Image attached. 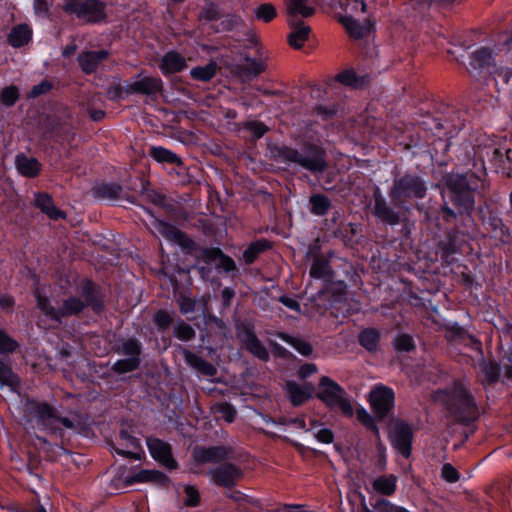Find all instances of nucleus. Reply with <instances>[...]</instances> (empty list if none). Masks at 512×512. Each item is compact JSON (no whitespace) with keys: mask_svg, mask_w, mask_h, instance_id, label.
<instances>
[{"mask_svg":"<svg viewBox=\"0 0 512 512\" xmlns=\"http://www.w3.org/2000/svg\"><path fill=\"white\" fill-rule=\"evenodd\" d=\"M443 182L457 211L444 202L439 207L428 208L424 212V220L438 230H442L443 226H450L445 228L437 244L441 258L450 264L457 260L456 255L464 253L467 231L460 228L459 223L465 227L472 223L471 213L474 211L475 195L482 186V180L474 172H451L444 175Z\"/></svg>","mask_w":512,"mask_h":512,"instance_id":"nucleus-1","label":"nucleus"},{"mask_svg":"<svg viewBox=\"0 0 512 512\" xmlns=\"http://www.w3.org/2000/svg\"><path fill=\"white\" fill-rule=\"evenodd\" d=\"M24 417L27 423L33 424L39 431L45 432L55 441L56 448L63 454H69V450L65 447L68 435L65 429L74 430V422L65 416H61L59 411L46 401H38L28 398L24 405Z\"/></svg>","mask_w":512,"mask_h":512,"instance_id":"nucleus-2","label":"nucleus"},{"mask_svg":"<svg viewBox=\"0 0 512 512\" xmlns=\"http://www.w3.org/2000/svg\"><path fill=\"white\" fill-rule=\"evenodd\" d=\"M75 108L60 102H54L47 111L39 114L38 127L43 140L70 143L74 140L77 126Z\"/></svg>","mask_w":512,"mask_h":512,"instance_id":"nucleus-3","label":"nucleus"},{"mask_svg":"<svg viewBox=\"0 0 512 512\" xmlns=\"http://www.w3.org/2000/svg\"><path fill=\"white\" fill-rule=\"evenodd\" d=\"M271 153L278 163H295L312 173H322L327 169L326 150L317 143L305 141L301 152L286 145H276Z\"/></svg>","mask_w":512,"mask_h":512,"instance_id":"nucleus-4","label":"nucleus"},{"mask_svg":"<svg viewBox=\"0 0 512 512\" xmlns=\"http://www.w3.org/2000/svg\"><path fill=\"white\" fill-rule=\"evenodd\" d=\"M445 407L450 418L463 426H469L479 418L474 396L460 381H455L446 392Z\"/></svg>","mask_w":512,"mask_h":512,"instance_id":"nucleus-5","label":"nucleus"},{"mask_svg":"<svg viewBox=\"0 0 512 512\" xmlns=\"http://www.w3.org/2000/svg\"><path fill=\"white\" fill-rule=\"evenodd\" d=\"M427 193V181L417 173L406 172L393 179L388 195L397 207L408 209L407 203L412 200H422Z\"/></svg>","mask_w":512,"mask_h":512,"instance_id":"nucleus-6","label":"nucleus"},{"mask_svg":"<svg viewBox=\"0 0 512 512\" xmlns=\"http://www.w3.org/2000/svg\"><path fill=\"white\" fill-rule=\"evenodd\" d=\"M316 397L329 409L338 407L345 417H352L354 414L349 396L346 390L335 380L328 376H322L318 383Z\"/></svg>","mask_w":512,"mask_h":512,"instance_id":"nucleus-7","label":"nucleus"},{"mask_svg":"<svg viewBox=\"0 0 512 512\" xmlns=\"http://www.w3.org/2000/svg\"><path fill=\"white\" fill-rule=\"evenodd\" d=\"M107 445L112 453L125 458L141 461L146 457L141 440L136 437L132 426L122 425L115 440L107 441Z\"/></svg>","mask_w":512,"mask_h":512,"instance_id":"nucleus-8","label":"nucleus"},{"mask_svg":"<svg viewBox=\"0 0 512 512\" xmlns=\"http://www.w3.org/2000/svg\"><path fill=\"white\" fill-rule=\"evenodd\" d=\"M116 353L125 358L118 359L111 367L116 374H126L138 370L142 363L143 345L135 337L124 339L116 348Z\"/></svg>","mask_w":512,"mask_h":512,"instance_id":"nucleus-9","label":"nucleus"},{"mask_svg":"<svg viewBox=\"0 0 512 512\" xmlns=\"http://www.w3.org/2000/svg\"><path fill=\"white\" fill-rule=\"evenodd\" d=\"M197 260L203 264H213L218 275L228 276L238 272L234 259L219 247H199Z\"/></svg>","mask_w":512,"mask_h":512,"instance_id":"nucleus-10","label":"nucleus"},{"mask_svg":"<svg viewBox=\"0 0 512 512\" xmlns=\"http://www.w3.org/2000/svg\"><path fill=\"white\" fill-rule=\"evenodd\" d=\"M369 402L375 418L384 421L393 414L395 392L391 387L378 384L371 390Z\"/></svg>","mask_w":512,"mask_h":512,"instance_id":"nucleus-11","label":"nucleus"},{"mask_svg":"<svg viewBox=\"0 0 512 512\" xmlns=\"http://www.w3.org/2000/svg\"><path fill=\"white\" fill-rule=\"evenodd\" d=\"M80 298L85 307L90 308L95 315H101L106 309V290L92 279L84 278L78 286Z\"/></svg>","mask_w":512,"mask_h":512,"instance_id":"nucleus-12","label":"nucleus"},{"mask_svg":"<svg viewBox=\"0 0 512 512\" xmlns=\"http://www.w3.org/2000/svg\"><path fill=\"white\" fill-rule=\"evenodd\" d=\"M388 438L393 449L402 457L408 459L412 454L414 432L409 423L397 420L390 428Z\"/></svg>","mask_w":512,"mask_h":512,"instance_id":"nucleus-13","label":"nucleus"},{"mask_svg":"<svg viewBox=\"0 0 512 512\" xmlns=\"http://www.w3.org/2000/svg\"><path fill=\"white\" fill-rule=\"evenodd\" d=\"M130 189L114 181H101L96 182L91 188V194L95 199L107 201L126 200L131 204H137V197L130 195L127 191Z\"/></svg>","mask_w":512,"mask_h":512,"instance_id":"nucleus-14","label":"nucleus"},{"mask_svg":"<svg viewBox=\"0 0 512 512\" xmlns=\"http://www.w3.org/2000/svg\"><path fill=\"white\" fill-rule=\"evenodd\" d=\"M373 216L382 224L387 226H396L401 224L402 216L391 204L387 201L379 187L373 191Z\"/></svg>","mask_w":512,"mask_h":512,"instance_id":"nucleus-15","label":"nucleus"},{"mask_svg":"<svg viewBox=\"0 0 512 512\" xmlns=\"http://www.w3.org/2000/svg\"><path fill=\"white\" fill-rule=\"evenodd\" d=\"M208 475L215 485L225 489H232L242 479L244 474L238 465L225 461L217 467L210 469Z\"/></svg>","mask_w":512,"mask_h":512,"instance_id":"nucleus-16","label":"nucleus"},{"mask_svg":"<svg viewBox=\"0 0 512 512\" xmlns=\"http://www.w3.org/2000/svg\"><path fill=\"white\" fill-rule=\"evenodd\" d=\"M146 445L150 456L167 470L172 471L178 468L179 465L173 456L170 443L160 438L149 436L146 439Z\"/></svg>","mask_w":512,"mask_h":512,"instance_id":"nucleus-17","label":"nucleus"},{"mask_svg":"<svg viewBox=\"0 0 512 512\" xmlns=\"http://www.w3.org/2000/svg\"><path fill=\"white\" fill-rule=\"evenodd\" d=\"M64 10L76 14L79 19L87 22H98L106 17L104 3L99 0H85L80 3H65Z\"/></svg>","mask_w":512,"mask_h":512,"instance_id":"nucleus-18","label":"nucleus"},{"mask_svg":"<svg viewBox=\"0 0 512 512\" xmlns=\"http://www.w3.org/2000/svg\"><path fill=\"white\" fill-rule=\"evenodd\" d=\"M144 210L154 218L155 228L165 239L178 244L186 250L194 248L195 242L185 232L165 220L158 219L150 208L144 207Z\"/></svg>","mask_w":512,"mask_h":512,"instance_id":"nucleus-19","label":"nucleus"},{"mask_svg":"<svg viewBox=\"0 0 512 512\" xmlns=\"http://www.w3.org/2000/svg\"><path fill=\"white\" fill-rule=\"evenodd\" d=\"M477 214L482 224L495 237L503 238L508 233V228L504 225L494 203L485 201L483 205L479 206Z\"/></svg>","mask_w":512,"mask_h":512,"instance_id":"nucleus-20","label":"nucleus"},{"mask_svg":"<svg viewBox=\"0 0 512 512\" xmlns=\"http://www.w3.org/2000/svg\"><path fill=\"white\" fill-rule=\"evenodd\" d=\"M231 449L224 445L209 447L197 446L192 452L193 459L198 464L221 463L228 459Z\"/></svg>","mask_w":512,"mask_h":512,"instance_id":"nucleus-21","label":"nucleus"},{"mask_svg":"<svg viewBox=\"0 0 512 512\" xmlns=\"http://www.w3.org/2000/svg\"><path fill=\"white\" fill-rule=\"evenodd\" d=\"M492 60L491 51L487 48H480L471 53L467 71L474 78L483 77L489 72Z\"/></svg>","mask_w":512,"mask_h":512,"instance_id":"nucleus-22","label":"nucleus"},{"mask_svg":"<svg viewBox=\"0 0 512 512\" xmlns=\"http://www.w3.org/2000/svg\"><path fill=\"white\" fill-rule=\"evenodd\" d=\"M34 206L53 221L66 219V213L59 209L47 192H36L34 194Z\"/></svg>","mask_w":512,"mask_h":512,"instance_id":"nucleus-23","label":"nucleus"},{"mask_svg":"<svg viewBox=\"0 0 512 512\" xmlns=\"http://www.w3.org/2000/svg\"><path fill=\"white\" fill-rule=\"evenodd\" d=\"M336 273L331 266L330 260L324 255L317 253L313 256V260L309 269V276L314 280H321L322 284L329 281Z\"/></svg>","mask_w":512,"mask_h":512,"instance_id":"nucleus-24","label":"nucleus"},{"mask_svg":"<svg viewBox=\"0 0 512 512\" xmlns=\"http://www.w3.org/2000/svg\"><path fill=\"white\" fill-rule=\"evenodd\" d=\"M480 380L484 386H492L499 381L501 365L495 359L486 360L484 356L479 360Z\"/></svg>","mask_w":512,"mask_h":512,"instance_id":"nucleus-25","label":"nucleus"},{"mask_svg":"<svg viewBox=\"0 0 512 512\" xmlns=\"http://www.w3.org/2000/svg\"><path fill=\"white\" fill-rule=\"evenodd\" d=\"M286 387L293 407H299L313 398L315 388L312 383H306L302 386L295 381H289Z\"/></svg>","mask_w":512,"mask_h":512,"instance_id":"nucleus-26","label":"nucleus"},{"mask_svg":"<svg viewBox=\"0 0 512 512\" xmlns=\"http://www.w3.org/2000/svg\"><path fill=\"white\" fill-rule=\"evenodd\" d=\"M168 481V476L158 470L141 469L137 473L125 476L123 488L134 485L135 483L154 482L164 484Z\"/></svg>","mask_w":512,"mask_h":512,"instance_id":"nucleus-27","label":"nucleus"},{"mask_svg":"<svg viewBox=\"0 0 512 512\" xmlns=\"http://www.w3.org/2000/svg\"><path fill=\"white\" fill-rule=\"evenodd\" d=\"M162 91V81L159 78L142 77L127 85L126 92L132 94L155 95Z\"/></svg>","mask_w":512,"mask_h":512,"instance_id":"nucleus-28","label":"nucleus"},{"mask_svg":"<svg viewBox=\"0 0 512 512\" xmlns=\"http://www.w3.org/2000/svg\"><path fill=\"white\" fill-rule=\"evenodd\" d=\"M109 56L108 51H85L79 54L78 63L83 72L91 74L95 72L99 65L105 61Z\"/></svg>","mask_w":512,"mask_h":512,"instance_id":"nucleus-29","label":"nucleus"},{"mask_svg":"<svg viewBox=\"0 0 512 512\" xmlns=\"http://www.w3.org/2000/svg\"><path fill=\"white\" fill-rule=\"evenodd\" d=\"M86 309L84 301L76 295L65 298L62 305L58 308V325L63 323L64 318L78 316Z\"/></svg>","mask_w":512,"mask_h":512,"instance_id":"nucleus-30","label":"nucleus"},{"mask_svg":"<svg viewBox=\"0 0 512 512\" xmlns=\"http://www.w3.org/2000/svg\"><path fill=\"white\" fill-rule=\"evenodd\" d=\"M15 165L18 172L27 178L37 177L42 169V165L35 157H28L24 153H19L15 158Z\"/></svg>","mask_w":512,"mask_h":512,"instance_id":"nucleus-31","label":"nucleus"},{"mask_svg":"<svg viewBox=\"0 0 512 512\" xmlns=\"http://www.w3.org/2000/svg\"><path fill=\"white\" fill-rule=\"evenodd\" d=\"M286 11L288 15V24L294 25L296 17L308 18L315 13L314 7L309 4V0H287Z\"/></svg>","mask_w":512,"mask_h":512,"instance_id":"nucleus-32","label":"nucleus"},{"mask_svg":"<svg viewBox=\"0 0 512 512\" xmlns=\"http://www.w3.org/2000/svg\"><path fill=\"white\" fill-rule=\"evenodd\" d=\"M150 156L160 164L185 168L181 157L163 146H152L150 148Z\"/></svg>","mask_w":512,"mask_h":512,"instance_id":"nucleus-33","label":"nucleus"},{"mask_svg":"<svg viewBox=\"0 0 512 512\" xmlns=\"http://www.w3.org/2000/svg\"><path fill=\"white\" fill-rule=\"evenodd\" d=\"M184 357L186 363L197 370L200 374L208 377H213L217 374L216 367L201 356H198L189 350H185Z\"/></svg>","mask_w":512,"mask_h":512,"instance_id":"nucleus-34","label":"nucleus"},{"mask_svg":"<svg viewBox=\"0 0 512 512\" xmlns=\"http://www.w3.org/2000/svg\"><path fill=\"white\" fill-rule=\"evenodd\" d=\"M347 284L344 280H336L332 276L322 284L321 292L330 294L334 302L343 303L347 300Z\"/></svg>","mask_w":512,"mask_h":512,"instance_id":"nucleus-35","label":"nucleus"},{"mask_svg":"<svg viewBox=\"0 0 512 512\" xmlns=\"http://www.w3.org/2000/svg\"><path fill=\"white\" fill-rule=\"evenodd\" d=\"M271 248L272 242L265 238L252 241L243 251V261L246 265H251L257 260L260 254L270 250Z\"/></svg>","mask_w":512,"mask_h":512,"instance_id":"nucleus-36","label":"nucleus"},{"mask_svg":"<svg viewBox=\"0 0 512 512\" xmlns=\"http://www.w3.org/2000/svg\"><path fill=\"white\" fill-rule=\"evenodd\" d=\"M160 68L164 74H173L186 68V60L179 53L170 51L161 60Z\"/></svg>","mask_w":512,"mask_h":512,"instance_id":"nucleus-37","label":"nucleus"},{"mask_svg":"<svg viewBox=\"0 0 512 512\" xmlns=\"http://www.w3.org/2000/svg\"><path fill=\"white\" fill-rule=\"evenodd\" d=\"M290 27L292 31L287 37L288 42L293 48L300 49L308 39L311 29L298 20H294V25H290Z\"/></svg>","mask_w":512,"mask_h":512,"instance_id":"nucleus-38","label":"nucleus"},{"mask_svg":"<svg viewBox=\"0 0 512 512\" xmlns=\"http://www.w3.org/2000/svg\"><path fill=\"white\" fill-rule=\"evenodd\" d=\"M21 379L12 370L10 364L0 359V387L7 386L12 392H18Z\"/></svg>","mask_w":512,"mask_h":512,"instance_id":"nucleus-39","label":"nucleus"},{"mask_svg":"<svg viewBox=\"0 0 512 512\" xmlns=\"http://www.w3.org/2000/svg\"><path fill=\"white\" fill-rule=\"evenodd\" d=\"M137 188H132L135 192H140L141 197L158 207L165 206V196L154 189L149 188V182L143 179L137 180Z\"/></svg>","mask_w":512,"mask_h":512,"instance_id":"nucleus-40","label":"nucleus"},{"mask_svg":"<svg viewBox=\"0 0 512 512\" xmlns=\"http://www.w3.org/2000/svg\"><path fill=\"white\" fill-rule=\"evenodd\" d=\"M381 335L376 328H365L358 335V342L361 347L370 353L378 350Z\"/></svg>","mask_w":512,"mask_h":512,"instance_id":"nucleus-41","label":"nucleus"},{"mask_svg":"<svg viewBox=\"0 0 512 512\" xmlns=\"http://www.w3.org/2000/svg\"><path fill=\"white\" fill-rule=\"evenodd\" d=\"M309 210L315 216H325L332 207L328 196L322 193H313L309 197Z\"/></svg>","mask_w":512,"mask_h":512,"instance_id":"nucleus-42","label":"nucleus"},{"mask_svg":"<svg viewBox=\"0 0 512 512\" xmlns=\"http://www.w3.org/2000/svg\"><path fill=\"white\" fill-rule=\"evenodd\" d=\"M373 489L384 496H391L397 489V477L394 474L377 477L372 483Z\"/></svg>","mask_w":512,"mask_h":512,"instance_id":"nucleus-43","label":"nucleus"},{"mask_svg":"<svg viewBox=\"0 0 512 512\" xmlns=\"http://www.w3.org/2000/svg\"><path fill=\"white\" fill-rule=\"evenodd\" d=\"M340 22L345 27L350 36L355 39L364 37L370 31V25L368 22L360 23L351 16L341 17Z\"/></svg>","mask_w":512,"mask_h":512,"instance_id":"nucleus-44","label":"nucleus"},{"mask_svg":"<svg viewBox=\"0 0 512 512\" xmlns=\"http://www.w3.org/2000/svg\"><path fill=\"white\" fill-rule=\"evenodd\" d=\"M265 70V64L261 59L244 57L242 64L235 67V72L243 77L256 76Z\"/></svg>","mask_w":512,"mask_h":512,"instance_id":"nucleus-45","label":"nucleus"},{"mask_svg":"<svg viewBox=\"0 0 512 512\" xmlns=\"http://www.w3.org/2000/svg\"><path fill=\"white\" fill-rule=\"evenodd\" d=\"M279 338L293 347L299 354L304 357H309L313 353V346L311 343L302 338L294 337L285 332L280 333Z\"/></svg>","mask_w":512,"mask_h":512,"instance_id":"nucleus-46","label":"nucleus"},{"mask_svg":"<svg viewBox=\"0 0 512 512\" xmlns=\"http://www.w3.org/2000/svg\"><path fill=\"white\" fill-rule=\"evenodd\" d=\"M35 299L37 308L40 310V312L49 320L57 323V321H59L58 308H55L51 304L49 298L37 291L35 293Z\"/></svg>","mask_w":512,"mask_h":512,"instance_id":"nucleus-47","label":"nucleus"},{"mask_svg":"<svg viewBox=\"0 0 512 512\" xmlns=\"http://www.w3.org/2000/svg\"><path fill=\"white\" fill-rule=\"evenodd\" d=\"M175 313L166 309H158L154 312L152 321L161 333L168 330L174 322Z\"/></svg>","mask_w":512,"mask_h":512,"instance_id":"nucleus-48","label":"nucleus"},{"mask_svg":"<svg viewBox=\"0 0 512 512\" xmlns=\"http://www.w3.org/2000/svg\"><path fill=\"white\" fill-rule=\"evenodd\" d=\"M468 337V331L457 322L445 325V338L448 342L464 343Z\"/></svg>","mask_w":512,"mask_h":512,"instance_id":"nucleus-49","label":"nucleus"},{"mask_svg":"<svg viewBox=\"0 0 512 512\" xmlns=\"http://www.w3.org/2000/svg\"><path fill=\"white\" fill-rule=\"evenodd\" d=\"M31 30L27 25H19L12 29L9 34V43L14 47H21L28 43L31 38Z\"/></svg>","mask_w":512,"mask_h":512,"instance_id":"nucleus-50","label":"nucleus"},{"mask_svg":"<svg viewBox=\"0 0 512 512\" xmlns=\"http://www.w3.org/2000/svg\"><path fill=\"white\" fill-rule=\"evenodd\" d=\"M393 348L398 353H411L416 350V343L412 335L408 333L398 334L392 342Z\"/></svg>","mask_w":512,"mask_h":512,"instance_id":"nucleus-51","label":"nucleus"},{"mask_svg":"<svg viewBox=\"0 0 512 512\" xmlns=\"http://www.w3.org/2000/svg\"><path fill=\"white\" fill-rule=\"evenodd\" d=\"M243 348L262 362L270 360L269 351L258 337L244 345Z\"/></svg>","mask_w":512,"mask_h":512,"instance_id":"nucleus-52","label":"nucleus"},{"mask_svg":"<svg viewBox=\"0 0 512 512\" xmlns=\"http://www.w3.org/2000/svg\"><path fill=\"white\" fill-rule=\"evenodd\" d=\"M335 80L345 86L353 88L361 87L366 82L365 77H358L354 70H344L340 72L336 75Z\"/></svg>","mask_w":512,"mask_h":512,"instance_id":"nucleus-53","label":"nucleus"},{"mask_svg":"<svg viewBox=\"0 0 512 512\" xmlns=\"http://www.w3.org/2000/svg\"><path fill=\"white\" fill-rule=\"evenodd\" d=\"M173 334L175 338L183 342H189L196 336L194 328L181 319L174 325Z\"/></svg>","mask_w":512,"mask_h":512,"instance_id":"nucleus-54","label":"nucleus"},{"mask_svg":"<svg viewBox=\"0 0 512 512\" xmlns=\"http://www.w3.org/2000/svg\"><path fill=\"white\" fill-rule=\"evenodd\" d=\"M217 64L214 61H210L205 66H198L193 69H191L190 74L191 76L200 81H208L211 78L214 77L217 71Z\"/></svg>","mask_w":512,"mask_h":512,"instance_id":"nucleus-55","label":"nucleus"},{"mask_svg":"<svg viewBox=\"0 0 512 512\" xmlns=\"http://www.w3.org/2000/svg\"><path fill=\"white\" fill-rule=\"evenodd\" d=\"M357 418L368 431H370L377 438H380V432L375 418L369 414L365 408L361 407L357 410Z\"/></svg>","mask_w":512,"mask_h":512,"instance_id":"nucleus-56","label":"nucleus"},{"mask_svg":"<svg viewBox=\"0 0 512 512\" xmlns=\"http://www.w3.org/2000/svg\"><path fill=\"white\" fill-rule=\"evenodd\" d=\"M19 347L17 340L0 328V355L13 354Z\"/></svg>","mask_w":512,"mask_h":512,"instance_id":"nucleus-57","label":"nucleus"},{"mask_svg":"<svg viewBox=\"0 0 512 512\" xmlns=\"http://www.w3.org/2000/svg\"><path fill=\"white\" fill-rule=\"evenodd\" d=\"M243 23L244 22L241 17L234 14H228L220 21L219 24H217L215 30L217 32L232 31L240 28Z\"/></svg>","mask_w":512,"mask_h":512,"instance_id":"nucleus-58","label":"nucleus"},{"mask_svg":"<svg viewBox=\"0 0 512 512\" xmlns=\"http://www.w3.org/2000/svg\"><path fill=\"white\" fill-rule=\"evenodd\" d=\"M236 334L242 347L257 337L254 326L249 323H241L237 325Z\"/></svg>","mask_w":512,"mask_h":512,"instance_id":"nucleus-59","label":"nucleus"},{"mask_svg":"<svg viewBox=\"0 0 512 512\" xmlns=\"http://www.w3.org/2000/svg\"><path fill=\"white\" fill-rule=\"evenodd\" d=\"M373 510L366 505L363 506L361 512H398L399 506L390 502L385 498H379L372 504Z\"/></svg>","mask_w":512,"mask_h":512,"instance_id":"nucleus-60","label":"nucleus"},{"mask_svg":"<svg viewBox=\"0 0 512 512\" xmlns=\"http://www.w3.org/2000/svg\"><path fill=\"white\" fill-rule=\"evenodd\" d=\"M184 505L186 507H197L200 505L201 496L198 489L192 485H186L184 487Z\"/></svg>","mask_w":512,"mask_h":512,"instance_id":"nucleus-61","label":"nucleus"},{"mask_svg":"<svg viewBox=\"0 0 512 512\" xmlns=\"http://www.w3.org/2000/svg\"><path fill=\"white\" fill-rule=\"evenodd\" d=\"M255 15L264 22H270L276 16V10L272 4L265 3L255 10Z\"/></svg>","mask_w":512,"mask_h":512,"instance_id":"nucleus-62","label":"nucleus"},{"mask_svg":"<svg viewBox=\"0 0 512 512\" xmlns=\"http://www.w3.org/2000/svg\"><path fill=\"white\" fill-rule=\"evenodd\" d=\"M196 299L185 294H181L178 299L179 310L183 315L194 313L196 311Z\"/></svg>","mask_w":512,"mask_h":512,"instance_id":"nucleus-63","label":"nucleus"},{"mask_svg":"<svg viewBox=\"0 0 512 512\" xmlns=\"http://www.w3.org/2000/svg\"><path fill=\"white\" fill-rule=\"evenodd\" d=\"M441 477L448 483H456L460 479V473L452 464L445 463L441 468Z\"/></svg>","mask_w":512,"mask_h":512,"instance_id":"nucleus-64","label":"nucleus"}]
</instances>
